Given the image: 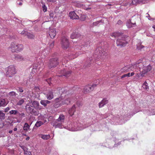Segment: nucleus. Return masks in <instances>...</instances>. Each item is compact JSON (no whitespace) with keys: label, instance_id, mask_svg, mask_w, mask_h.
Listing matches in <instances>:
<instances>
[{"label":"nucleus","instance_id":"a878e982","mask_svg":"<svg viewBox=\"0 0 155 155\" xmlns=\"http://www.w3.org/2000/svg\"><path fill=\"white\" fill-rule=\"evenodd\" d=\"M80 35V34L78 32H73L71 34V39H73L78 38Z\"/></svg>","mask_w":155,"mask_h":155},{"label":"nucleus","instance_id":"a19ab883","mask_svg":"<svg viewBox=\"0 0 155 155\" xmlns=\"http://www.w3.org/2000/svg\"><path fill=\"white\" fill-rule=\"evenodd\" d=\"M57 91H59V94H64L67 92V91H65V90L64 88L61 89L59 88L57 89Z\"/></svg>","mask_w":155,"mask_h":155},{"label":"nucleus","instance_id":"b1692460","mask_svg":"<svg viewBox=\"0 0 155 155\" xmlns=\"http://www.w3.org/2000/svg\"><path fill=\"white\" fill-rule=\"evenodd\" d=\"M60 99V98H58L55 99V101L56 102L55 103L54 105V107L55 108H58L61 106L63 105V104H62V102L61 100H60L58 101H57L58 100H59Z\"/></svg>","mask_w":155,"mask_h":155},{"label":"nucleus","instance_id":"2f4dec72","mask_svg":"<svg viewBox=\"0 0 155 155\" xmlns=\"http://www.w3.org/2000/svg\"><path fill=\"white\" fill-rule=\"evenodd\" d=\"M112 138H113V140H114V141H115V143L114 144V146H113L112 147H109V148H111L114 147H117L118 146V145H120L121 144L120 141L118 142L117 143H116V142L118 140V139H116V137H115L114 138V137H113Z\"/></svg>","mask_w":155,"mask_h":155},{"label":"nucleus","instance_id":"c756f323","mask_svg":"<svg viewBox=\"0 0 155 155\" xmlns=\"http://www.w3.org/2000/svg\"><path fill=\"white\" fill-rule=\"evenodd\" d=\"M50 101L46 100H41L40 101L41 104L45 107H46L47 104H50Z\"/></svg>","mask_w":155,"mask_h":155},{"label":"nucleus","instance_id":"c03bdc74","mask_svg":"<svg viewBox=\"0 0 155 155\" xmlns=\"http://www.w3.org/2000/svg\"><path fill=\"white\" fill-rule=\"evenodd\" d=\"M9 113L10 114H13V115H16L18 114V111L14 110H11L9 112Z\"/></svg>","mask_w":155,"mask_h":155},{"label":"nucleus","instance_id":"37998d69","mask_svg":"<svg viewBox=\"0 0 155 155\" xmlns=\"http://www.w3.org/2000/svg\"><path fill=\"white\" fill-rule=\"evenodd\" d=\"M5 117V114L3 112L1 111L0 112V120H4Z\"/></svg>","mask_w":155,"mask_h":155},{"label":"nucleus","instance_id":"393cba45","mask_svg":"<svg viewBox=\"0 0 155 155\" xmlns=\"http://www.w3.org/2000/svg\"><path fill=\"white\" fill-rule=\"evenodd\" d=\"M76 6L78 7H82L84 9L86 10L90 9L91 8L90 7H89L88 6H85L83 4L80 3L79 2H78L77 3L76 5Z\"/></svg>","mask_w":155,"mask_h":155},{"label":"nucleus","instance_id":"1a4fd4ad","mask_svg":"<svg viewBox=\"0 0 155 155\" xmlns=\"http://www.w3.org/2000/svg\"><path fill=\"white\" fill-rule=\"evenodd\" d=\"M136 66V63L131 65H127L122 68L121 69V71L122 72L130 71H135Z\"/></svg>","mask_w":155,"mask_h":155},{"label":"nucleus","instance_id":"6e6d98bb","mask_svg":"<svg viewBox=\"0 0 155 155\" xmlns=\"http://www.w3.org/2000/svg\"><path fill=\"white\" fill-rule=\"evenodd\" d=\"M21 2H20L19 1H18L17 2V3L20 6H21L22 5V2H23V0H21Z\"/></svg>","mask_w":155,"mask_h":155},{"label":"nucleus","instance_id":"0eeeda50","mask_svg":"<svg viewBox=\"0 0 155 155\" xmlns=\"http://www.w3.org/2000/svg\"><path fill=\"white\" fill-rule=\"evenodd\" d=\"M44 67V63L42 61H40L37 64H34L33 65L32 72L33 74L36 72L38 73V71H40V72L43 69Z\"/></svg>","mask_w":155,"mask_h":155},{"label":"nucleus","instance_id":"4d7b16f0","mask_svg":"<svg viewBox=\"0 0 155 155\" xmlns=\"http://www.w3.org/2000/svg\"><path fill=\"white\" fill-rule=\"evenodd\" d=\"M20 147L24 151V152H25V151H26L27 150V148L24 146H20Z\"/></svg>","mask_w":155,"mask_h":155},{"label":"nucleus","instance_id":"4be33fe9","mask_svg":"<svg viewBox=\"0 0 155 155\" xmlns=\"http://www.w3.org/2000/svg\"><path fill=\"white\" fill-rule=\"evenodd\" d=\"M49 35L51 38L53 39L54 38L56 35V31L55 29H49Z\"/></svg>","mask_w":155,"mask_h":155},{"label":"nucleus","instance_id":"2eb2a0df","mask_svg":"<svg viewBox=\"0 0 155 155\" xmlns=\"http://www.w3.org/2000/svg\"><path fill=\"white\" fill-rule=\"evenodd\" d=\"M44 94L46 95L47 99L49 100H51L54 97L52 90H49L48 92L45 93Z\"/></svg>","mask_w":155,"mask_h":155},{"label":"nucleus","instance_id":"39448f33","mask_svg":"<svg viewBox=\"0 0 155 155\" xmlns=\"http://www.w3.org/2000/svg\"><path fill=\"white\" fill-rule=\"evenodd\" d=\"M10 48L12 52H18L22 51L23 48V45L22 44H19L15 42L11 43Z\"/></svg>","mask_w":155,"mask_h":155},{"label":"nucleus","instance_id":"79ce46f5","mask_svg":"<svg viewBox=\"0 0 155 155\" xmlns=\"http://www.w3.org/2000/svg\"><path fill=\"white\" fill-rule=\"evenodd\" d=\"M6 105V102L5 99H2L0 100V107L4 106Z\"/></svg>","mask_w":155,"mask_h":155},{"label":"nucleus","instance_id":"aec40b11","mask_svg":"<svg viewBox=\"0 0 155 155\" xmlns=\"http://www.w3.org/2000/svg\"><path fill=\"white\" fill-rule=\"evenodd\" d=\"M63 123L62 122H58L56 121L55 123L54 124L53 126L55 128H59L61 129L66 128V126H64L62 124Z\"/></svg>","mask_w":155,"mask_h":155},{"label":"nucleus","instance_id":"c9c22d12","mask_svg":"<svg viewBox=\"0 0 155 155\" xmlns=\"http://www.w3.org/2000/svg\"><path fill=\"white\" fill-rule=\"evenodd\" d=\"M15 60L18 61H20L24 60V58L23 57L19 55H17L15 56Z\"/></svg>","mask_w":155,"mask_h":155},{"label":"nucleus","instance_id":"a211bd4d","mask_svg":"<svg viewBox=\"0 0 155 155\" xmlns=\"http://www.w3.org/2000/svg\"><path fill=\"white\" fill-rule=\"evenodd\" d=\"M104 19L106 20V18H103V19L99 21L94 22L91 25V26L94 27V26H99L100 25L104 23Z\"/></svg>","mask_w":155,"mask_h":155},{"label":"nucleus","instance_id":"20e7f679","mask_svg":"<svg viewBox=\"0 0 155 155\" xmlns=\"http://www.w3.org/2000/svg\"><path fill=\"white\" fill-rule=\"evenodd\" d=\"M142 60L140 59L136 62L135 71L139 70L141 76H143L144 74L150 71L152 69V67L150 64L147 66H144L143 63H141Z\"/></svg>","mask_w":155,"mask_h":155},{"label":"nucleus","instance_id":"ddd939ff","mask_svg":"<svg viewBox=\"0 0 155 155\" xmlns=\"http://www.w3.org/2000/svg\"><path fill=\"white\" fill-rule=\"evenodd\" d=\"M101 50L102 48H101L98 47L97 48L93 56L95 60L99 59L101 56L102 54H103V52L101 51Z\"/></svg>","mask_w":155,"mask_h":155},{"label":"nucleus","instance_id":"49530a36","mask_svg":"<svg viewBox=\"0 0 155 155\" xmlns=\"http://www.w3.org/2000/svg\"><path fill=\"white\" fill-rule=\"evenodd\" d=\"M130 73H128L126 74H124L121 76V78H124L126 77H130Z\"/></svg>","mask_w":155,"mask_h":155},{"label":"nucleus","instance_id":"58836bf2","mask_svg":"<svg viewBox=\"0 0 155 155\" xmlns=\"http://www.w3.org/2000/svg\"><path fill=\"white\" fill-rule=\"evenodd\" d=\"M44 124V123L41 121H37L35 124V126L37 127H39Z\"/></svg>","mask_w":155,"mask_h":155},{"label":"nucleus","instance_id":"f257e3e1","mask_svg":"<svg viewBox=\"0 0 155 155\" xmlns=\"http://www.w3.org/2000/svg\"><path fill=\"white\" fill-rule=\"evenodd\" d=\"M127 115V116L121 115V116H120L119 115L114 116L112 114L109 115L107 114V120L112 124L116 125L122 124L129 120L133 114H129Z\"/></svg>","mask_w":155,"mask_h":155},{"label":"nucleus","instance_id":"f8f14e48","mask_svg":"<svg viewBox=\"0 0 155 155\" xmlns=\"http://www.w3.org/2000/svg\"><path fill=\"white\" fill-rule=\"evenodd\" d=\"M58 59L57 58L50 59L48 64V67L50 68L55 67L58 63Z\"/></svg>","mask_w":155,"mask_h":155},{"label":"nucleus","instance_id":"412c9836","mask_svg":"<svg viewBox=\"0 0 155 155\" xmlns=\"http://www.w3.org/2000/svg\"><path fill=\"white\" fill-rule=\"evenodd\" d=\"M72 126H73V122L71 123L67 127L66 126V128H65L71 131H77V130L78 129H77V128H75L74 127H72Z\"/></svg>","mask_w":155,"mask_h":155},{"label":"nucleus","instance_id":"774afa93","mask_svg":"<svg viewBox=\"0 0 155 155\" xmlns=\"http://www.w3.org/2000/svg\"><path fill=\"white\" fill-rule=\"evenodd\" d=\"M153 28H154V31H155V25L153 26Z\"/></svg>","mask_w":155,"mask_h":155},{"label":"nucleus","instance_id":"3c124183","mask_svg":"<svg viewBox=\"0 0 155 155\" xmlns=\"http://www.w3.org/2000/svg\"><path fill=\"white\" fill-rule=\"evenodd\" d=\"M54 45V42L53 41L51 43H49V44L50 49H51L53 48Z\"/></svg>","mask_w":155,"mask_h":155},{"label":"nucleus","instance_id":"e433bc0d","mask_svg":"<svg viewBox=\"0 0 155 155\" xmlns=\"http://www.w3.org/2000/svg\"><path fill=\"white\" fill-rule=\"evenodd\" d=\"M62 102V104H63V105L64 104H69L70 102V98H68L67 99H65L64 100L61 101Z\"/></svg>","mask_w":155,"mask_h":155},{"label":"nucleus","instance_id":"9b49d317","mask_svg":"<svg viewBox=\"0 0 155 155\" xmlns=\"http://www.w3.org/2000/svg\"><path fill=\"white\" fill-rule=\"evenodd\" d=\"M99 82L97 84H94L92 85L88 84L86 86L84 89V93H87L93 90L94 88L97 86Z\"/></svg>","mask_w":155,"mask_h":155},{"label":"nucleus","instance_id":"cd10ccee","mask_svg":"<svg viewBox=\"0 0 155 155\" xmlns=\"http://www.w3.org/2000/svg\"><path fill=\"white\" fill-rule=\"evenodd\" d=\"M107 103V99L104 98L99 103V106L100 108L103 107Z\"/></svg>","mask_w":155,"mask_h":155},{"label":"nucleus","instance_id":"338daca9","mask_svg":"<svg viewBox=\"0 0 155 155\" xmlns=\"http://www.w3.org/2000/svg\"><path fill=\"white\" fill-rule=\"evenodd\" d=\"M17 128H15L13 130L14 131H17Z\"/></svg>","mask_w":155,"mask_h":155},{"label":"nucleus","instance_id":"de8ad7c7","mask_svg":"<svg viewBox=\"0 0 155 155\" xmlns=\"http://www.w3.org/2000/svg\"><path fill=\"white\" fill-rule=\"evenodd\" d=\"M18 114L19 117H20L22 119L23 117H25V114L24 113H20L18 112Z\"/></svg>","mask_w":155,"mask_h":155},{"label":"nucleus","instance_id":"13d9d810","mask_svg":"<svg viewBox=\"0 0 155 155\" xmlns=\"http://www.w3.org/2000/svg\"><path fill=\"white\" fill-rule=\"evenodd\" d=\"M73 126H74L73 127H74L75 128H77L78 127V123L76 122H73Z\"/></svg>","mask_w":155,"mask_h":155},{"label":"nucleus","instance_id":"7c9ffc66","mask_svg":"<svg viewBox=\"0 0 155 155\" xmlns=\"http://www.w3.org/2000/svg\"><path fill=\"white\" fill-rule=\"evenodd\" d=\"M76 108L74 105L69 110V113L70 116L73 115L75 110Z\"/></svg>","mask_w":155,"mask_h":155},{"label":"nucleus","instance_id":"a18cd8bd","mask_svg":"<svg viewBox=\"0 0 155 155\" xmlns=\"http://www.w3.org/2000/svg\"><path fill=\"white\" fill-rule=\"evenodd\" d=\"M17 94L14 91H11L8 93V95L10 97H15Z\"/></svg>","mask_w":155,"mask_h":155},{"label":"nucleus","instance_id":"72a5a7b5","mask_svg":"<svg viewBox=\"0 0 155 155\" xmlns=\"http://www.w3.org/2000/svg\"><path fill=\"white\" fill-rule=\"evenodd\" d=\"M30 104L35 107V108L38 109L39 107V103L37 101H34L32 102V104Z\"/></svg>","mask_w":155,"mask_h":155},{"label":"nucleus","instance_id":"bf43d9fd","mask_svg":"<svg viewBox=\"0 0 155 155\" xmlns=\"http://www.w3.org/2000/svg\"><path fill=\"white\" fill-rule=\"evenodd\" d=\"M17 91L21 93L23 92L24 91L23 90L21 87H19L18 89H17Z\"/></svg>","mask_w":155,"mask_h":155},{"label":"nucleus","instance_id":"bb28decb","mask_svg":"<svg viewBox=\"0 0 155 155\" xmlns=\"http://www.w3.org/2000/svg\"><path fill=\"white\" fill-rule=\"evenodd\" d=\"M61 72H62V73L63 74V76L66 77H68L69 76L71 73L70 71H67L65 69L62 71Z\"/></svg>","mask_w":155,"mask_h":155},{"label":"nucleus","instance_id":"5fc2aeb1","mask_svg":"<svg viewBox=\"0 0 155 155\" xmlns=\"http://www.w3.org/2000/svg\"><path fill=\"white\" fill-rule=\"evenodd\" d=\"M147 14L148 15L147 16H146V17L147 18H148V19L149 20H153L154 19L153 18H150V15L148 13H147Z\"/></svg>","mask_w":155,"mask_h":155},{"label":"nucleus","instance_id":"09e8293b","mask_svg":"<svg viewBox=\"0 0 155 155\" xmlns=\"http://www.w3.org/2000/svg\"><path fill=\"white\" fill-rule=\"evenodd\" d=\"M43 10L44 12H45L47 10V8L45 5H43L42 6Z\"/></svg>","mask_w":155,"mask_h":155},{"label":"nucleus","instance_id":"7ed1b4c3","mask_svg":"<svg viewBox=\"0 0 155 155\" xmlns=\"http://www.w3.org/2000/svg\"><path fill=\"white\" fill-rule=\"evenodd\" d=\"M111 36H114L115 38L118 37L116 41V44L117 46L120 47L125 46L129 40V37L128 36L121 35L119 32L112 34Z\"/></svg>","mask_w":155,"mask_h":155},{"label":"nucleus","instance_id":"423d86ee","mask_svg":"<svg viewBox=\"0 0 155 155\" xmlns=\"http://www.w3.org/2000/svg\"><path fill=\"white\" fill-rule=\"evenodd\" d=\"M25 107L27 112L30 114L35 116L38 115V111L36 108H35V107L31 105L30 104L28 103Z\"/></svg>","mask_w":155,"mask_h":155},{"label":"nucleus","instance_id":"e2e57ef3","mask_svg":"<svg viewBox=\"0 0 155 155\" xmlns=\"http://www.w3.org/2000/svg\"><path fill=\"white\" fill-rule=\"evenodd\" d=\"M93 61V62H94V61H93V59L92 58H91V59H90V61L89 62V63L90 62V64H91L92 63V62Z\"/></svg>","mask_w":155,"mask_h":155},{"label":"nucleus","instance_id":"f03ea898","mask_svg":"<svg viewBox=\"0 0 155 155\" xmlns=\"http://www.w3.org/2000/svg\"><path fill=\"white\" fill-rule=\"evenodd\" d=\"M78 43L76 42L74 43L73 45L74 48V52H71L70 53H68L69 56L71 58L74 59L76 58L79 54H84V51L83 50H86L87 49V46L89 45L87 43L85 44L82 47H81V46H80Z\"/></svg>","mask_w":155,"mask_h":155},{"label":"nucleus","instance_id":"473e14b6","mask_svg":"<svg viewBox=\"0 0 155 155\" xmlns=\"http://www.w3.org/2000/svg\"><path fill=\"white\" fill-rule=\"evenodd\" d=\"M39 137H41L42 139L45 140H47L50 137V136L49 135H44L42 134H40L39 135Z\"/></svg>","mask_w":155,"mask_h":155},{"label":"nucleus","instance_id":"4c0bfd02","mask_svg":"<svg viewBox=\"0 0 155 155\" xmlns=\"http://www.w3.org/2000/svg\"><path fill=\"white\" fill-rule=\"evenodd\" d=\"M148 84L146 81H145L142 85V87L145 90L149 89V87L148 86Z\"/></svg>","mask_w":155,"mask_h":155},{"label":"nucleus","instance_id":"9d476101","mask_svg":"<svg viewBox=\"0 0 155 155\" xmlns=\"http://www.w3.org/2000/svg\"><path fill=\"white\" fill-rule=\"evenodd\" d=\"M61 43L62 47L64 49H66L69 47L68 40L66 37H62Z\"/></svg>","mask_w":155,"mask_h":155},{"label":"nucleus","instance_id":"6e6552de","mask_svg":"<svg viewBox=\"0 0 155 155\" xmlns=\"http://www.w3.org/2000/svg\"><path fill=\"white\" fill-rule=\"evenodd\" d=\"M16 73L15 69L13 65L9 66L7 68L6 75L8 77H12Z\"/></svg>","mask_w":155,"mask_h":155},{"label":"nucleus","instance_id":"f704fd0d","mask_svg":"<svg viewBox=\"0 0 155 155\" xmlns=\"http://www.w3.org/2000/svg\"><path fill=\"white\" fill-rule=\"evenodd\" d=\"M30 125H29L27 123H25L23 126V130L26 131H27L30 128Z\"/></svg>","mask_w":155,"mask_h":155},{"label":"nucleus","instance_id":"603ef678","mask_svg":"<svg viewBox=\"0 0 155 155\" xmlns=\"http://www.w3.org/2000/svg\"><path fill=\"white\" fill-rule=\"evenodd\" d=\"M24 154L25 155H31V152L28 151L27 150L25 151Z\"/></svg>","mask_w":155,"mask_h":155},{"label":"nucleus","instance_id":"c85d7f7f","mask_svg":"<svg viewBox=\"0 0 155 155\" xmlns=\"http://www.w3.org/2000/svg\"><path fill=\"white\" fill-rule=\"evenodd\" d=\"M65 119V116L62 114H60L58 118L56 120V121L58 122H64Z\"/></svg>","mask_w":155,"mask_h":155},{"label":"nucleus","instance_id":"6ab92c4d","mask_svg":"<svg viewBox=\"0 0 155 155\" xmlns=\"http://www.w3.org/2000/svg\"><path fill=\"white\" fill-rule=\"evenodd\" d=\"M69 15L70 18L73 19H78L79 18V17L74 11L70 12L69 13Z\"/></svg>","mask_w":155,"mask_h":155},{"label":"nucleus","instance_id":"8fccbe9b","mask_svg":"<svg viewBox=\"0 0 155 155\" xmlns=\"http://www.w3.org/2000/svg\"><path fill=\"white\" fill-rule=\"evenodd\" d=\"M144 46L142 45H140L139 46L137 45V48L138 50H141L142 48H143Z\"/></svg>","mask_w":155,"mask_h":155},{"label":"nucleus","instance_id":"69168bd1","mask_svg":"<svg viewBox=\"0 0 155 155\" xmlns=\"http://www.w3.org/2000/svg\"><path fill=\"white\" fill-rule=\"evenodd\" d=\"M57 0H51V1H50L51 2H56Z\"/></svg>","mask_w":155,"mask_h":155},{"label":"nucleus","instance_id":"0e129e2a","mask_svg":"<svg viewBox=\"0 0 155 155\" xmlns=\"http://www.w3.org/2000/svg\"><path fill=\"white\" fill-rule=\"evenodd\" d=\"M134 72H132L130 74V76H133L134 75Z\"/></svg>","mask_w":155,"mask_h":155},{"label":"nucleus","instance_id":"dca6fc26","mask_svg":"<svg viewBox=\"0 0 155 155\" xmlns=\"http://www.w3.org/2000/svg\"><path fill=\"white\" fill-rule=\"evenodd\" d=\"M90 125L91 124L89 123H87L84 124V125H83L80 123H78V127L76 128H77V129H78H78L77 130V131L81 130L85 128Z\"/></svg>","mask_w":155,"mask_h":155},{"label":"nucleus","instance_id":"ea45409f","mask_svg":"<svg viewBox=\"0 0 155 155\" xmlns=\"http://www.w3.org/2000/svg\"><path fill=\"white\" fill-rule=\"evenodd\" d=\"M25 98L22 99L20 100L17 103V105L18 106L21 105L25 102Z\"/></svg>","mask_w":155,"mask_h":155},{"label":"nucleus","instance_id":"5701e85b","mask_svg":"<svg viewBox=\"0 0 155 155\" xmlns=\"http://www.w3.org/2000/svg\"><path fill=\"white\" fill-rule=\"evenodd\" d=\"M126 25L128 28H130L136 26V24L135 22L132 23L131 20L129 19L127 21Z\"/></svg>","mask_w":155,"mask_h":155},{"label":"nucleus","instance_id":"052dcab7","mask_svg":"<svg viewBox=\"0 0 155 155\" xmlns=\"http://www.w3.org/2000/svg\"><path fill=\"white\" fill-rule=\"evenodd\" d=\"M122 21L120 20H119L117 22V24L119 25H121L122 24Z\"/></svg>","mask_w":155,"mask_h":155},{"label":"nucleus","instance_id":"f3484780","mask_svg":"<svg viewBox=\"0 0 155 155\" xmlns=\"http://www.w3.org/2000/svg\"><path fill=\"white\" fill-rule=\"evenodd\" d=\"M144 113L148 115H155V109H149L148 110H145L143 111Z\"/></svg>","mask_w":155,"mask_h":155},{"label":"nucleus","instance_id":"864d4df0","mask_svg":"<svg viewBox=\"0 0 155 155\" xmlns=\"http://www.w3.org/2000/svg\"><path fill=\"white\" fill-rule=\"evenodd\" d=\"M76 104L78 107H80L82 105V103L80 101H78L76 103Z\"/></svg>","mask_w":155,"mask_h":155},{"label":"nucleus","instance_id":"4468645a","mask_svg":"<svg viewBox=\"0 0 155 155\" xmlns=\"http://www.w3.org/2000/svg\"><path fill=\"white\" fill-rule=\"evenodd\" d=\"M21 34L24 36H26L28 39H32L34 38L35 37V36L33 34L25 31H22Z\"/></svg>","mask_w":155,"mask_h":155},{"label":"nucleus","instance_id":"680f3d73","mask_svg":"<svg viewBox=\"0 0 155 155\" xmlns=\"http://www.w3.org/2000/svg\"><path fill=\"white\" fill-rule=\"evenodd\" d=\"M0 125L1 126V127L2 128L4 126V123L2 121L0 122Z\"/></svg>","mask_w":155,"mask_h":155}]
</instances>
